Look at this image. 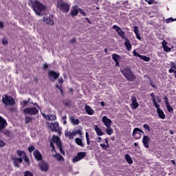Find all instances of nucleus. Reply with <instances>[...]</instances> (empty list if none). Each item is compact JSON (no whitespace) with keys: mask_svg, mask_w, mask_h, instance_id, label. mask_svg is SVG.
<instances>
[{"mask_svg":"<svg viewBox=\"0 0 176 176\" xmlns=\"http://www.w3.org/2000/svg\"><path fill=\"white\" fill-rule=\"evenodd\" d=\"M70 122H72V124H74V126H78V124L80 123V121H79V119L75 118L74 117L70 118Z\"/></svg>","mask_w":176,"mask_h":176,"instance_id":"obj_26","label":"nucleus"},{"mask_svg":"<svg viewBox=\"0 0 176 176\" xmlns=\"http://www.w3.org/2000/svg\"><path fill=\"white\" fill-rule=\"evenodd\" d=\"M76 144H77V145H78L79 146H81V148H85V144H83L82 139L79 138H76Z\"/></svg>","mask_w":176,"mask_h":176,"instance_id":"obj_29","label":"nucleus"},{"mask_svg":"<svg viewBox=\"0 0 176 176\" xmlns=\"http://www.w3.org/2000/svg\"><path fill=\"white\" fill-rule=\"evenodd\" d=\"M102 123H104V126H106V127H107V129H109V127H111V126H112V120H111V119L107 118L106 116L102 117Z\"/></svg>","mask_w":176,"mask_h":176,"instance_id":"obj_12","label":"nucleus"},{"mask_svg":"<svg viewBox=\"0 0 176 176\" xmlns=\"http://www.w3.org/2000/svg\"><path fill=\"white\" fill-rule=\"evenodd\" d=\"M63 105H65V107H67V108H70L71 104H72V102L69 100V99H67L63 101Z\"/></svg>","mask_w":176,"mask_h":176,"instance_id":"obj_30","label":"nucleus"},{"mask_svg":"<svg viewBox=\"0 0 176 176\" xmlns=\"http://www.w3.org/2000/svg\"><path fill=\"white\" fill-rule=\"evenodd\" d=\"M85 109L87 113V115H94V109H91V107L87 104L85 106Z\"/></svg>","mask_w":176,"mask_h":176,"instance_id":"obj_21","label":"nucleus"},{"mask_svg":"<svg viewBox=\"0 0 176 176\" xmlns=\"http://www.w3.org/2000/svg\"><path fill=\"white\" fill-rule=\"evenodd\" d=\"M112 59L113 60V61L116 62V61H120V60L122 59V56L118 55L117 54H113L112 55Z\"/></svg>","mask_w":176,"mask_h":176,"instance_id":"obj_31","label":"nucleus"},{"mask_svg":"<svg viewBox=\"0 0 176 176\" xmlns=\"http://www.w3.org/2000/svg\"><path fill=\"white\" fill-rule=\"evenodd\" d=\"M33 156H34V158L38 162H41L42 160V154H41V152L38 150H35L33 153Z\"/></svg>","mask_w":176,"mask_h":176,"instance_id":"obj_18","label":"nucleus"},{"mask_svg":"<svg viewBox=\"0 0 176 176\" xmlns=\"http://www.w3.org/2000/svg\"><path fill=\"white\" fill-rule=\"evenodd\" d=\"M0 133H3V134H4V135H10V131L9 130H6V131L2 130V131H0Z\"/></svg>","mask_w":176,"mask_h":176,"instance_id":"obj_45","label":"nucleus"},{"mask_svg":"<svg viewBox=\"0 0 176 176\" xmlns=\"http://www.w3.org/2000/svg\"><path fill=\"white\" fill-rule=\"evenodd\" d=\"M23 112L25 115H30L31 116H34L39 113V111L36 107H25L23 109Z\"/></svg>","mask_w":176,"mask_h":176,"instance_id":"obj_7","label":"nucleus"},{"mask_svg":"<svg viewBox=\"0 0 176 176\" xmlns=\"http://www.w3.org/2000/svg\"><path fill=\"white\" fill-rule=\"evenodd\" d=\"M86 21H87V23H89V24H92L91 21H90V19H89V18H85Z\"/></svg>","mask_w":176,"mask_h":176,"instance_id":"obj_61","label":"nucleus"},{"mask_svg":"<svg viewBox=\"0 0 176 176\" xmlns=\"http://www.w3.org/2000/svg\"><path fill=\"white\" fill-rule=\"evenodd\" d=\"M43 116L46 120H50V115L46 116V114H43Z\"/></svg>","mask_w":176,"mask_h":176,"instance_id":"obj_54","label":"nucleus"},{"mask_svg":"<svg viewBox=\"0 0 176 176\" xmlns=\"http://www.w3.org/2000/svg\"><path fill=\"white\" fill-rule=\"evenodd\" d=\"M57 8L64 13L69 12V5L68 3L64 2V0H59L57 2Z\"/></svg>","mask_w":176,"mask_h":176,"instance_id":"obj_4","label":"nucleus"},{"mask_svg":"<svg viewBox=\"0 0 176 176\" xmlns=\"http://www.w3.org/2000/svg\"><path fill=\"white\" fill-rule=\"evenodd\" d=\"M149 84L151 85V86L152 87H153L154 89H156V85H155V84H153V80H150Z\"/></svg>","mask_w":176,"mask_h":176,"instance_id":"obj_56","label":"nucleus"},{"mask_svg":"<svg viewBox=\"0 0 176 176\" xmlns=\"http://www.w3.org/2000/svg\"><path fill=\"white\" fill-rule=\"evenodd\" d=\"M151 97V100H152V102H153V104L154 105V107L155 105H157V102L156 101V96H155V94L154 93H151L150 94Z\"/></svg>","mask_w":176,"mask_h":176,"instance_id":"obj_33","label":"nucleus"},{"mask_svg":"<svg viewBox=\"0 0 176 176\" xmlns=\"http://www.w3.org/2000/svg\"><path fill=\"white\" fill-rule=\"evenodd\" d=\"M106 133L108 134V135H112L113 134V129L112 128L109 127L106 129Z\"/></svg>","mask_w":176,"mask_h":176,"instance_id":"obj_35","label":"nucleus"},{"mask_svg":"<svg viewBox=\"0 0 176 176\" xmlns=\"http://www.w3.org/2000/svg\"><path fill=\"white\" fill-rule=\"evenodd\" d=\"M0 28L2 29L3 28V22L0 21Z\"/></svg>","mask_w":176,"mask_h":176,"instance_id":"obj_63","label":"nucleus"},{"mask_svg":"<svg viewBox=\"0 0 176 176\" xmlns=\"http://www.w3.org/2000/svg\"><path fill=\"white\" fill-rule=\"evenodd\" d=\"M23 176H34V175L32 174V173H31V171L26 170Z\"/></svg>","mask_w":176,"mask_h":176,"instance_id":"obj_43","label":"nucleus"},{"mask_svg":"<svg viewBox=\"0 0 176 176\" xmlns=\"http://www.w3.org/2000/svg\"><path fill=\"white\" fill-rule=\"evenodd\" d=\"M31 122H32V118L30 116H26L25 118V123L28 124V123H31Z\"/></svg>","mask_w":176,"mask_h":176,"instance_id":"obj_37","label":"nucleus"},{"mask_svg":"<svg viewBox=\"0 0 176 176\" xmlns=\"http://www.w3.org/2000/svg\"><path fill=\"white\" fill-rule=\"evenodd\" d=\"M120 72L129 82H134L137 79V77L130 67H124L122 69H120Z\"/></svg>","mask_w":176,"mask_h":176,"instance_id":"obj_2","label":"nucleus"},{"mask_svg":"<svg viewBox=\"0 0 176 176\" xmlns=\"http://www.w3.org/2000/svg\"><path fill=\"white\" fill-rule=\"evenodd\" d=\"M23 159L26 164H30V159L27 157V154H25V155L23 156Z\"/></svg>","mask_w":176,"mask_h":176,"instance_id":"obj_39","label":"nucleus"},{"mask_svg":"<svg viewBox=\"0 0 176 176\" xmlns=\"http://www.w3.org/2000/svg\"><path fill=\"white\" fill-rule=\"evenodd\" d=\"M95 131H96L97 135H100V136L104 135V132H102V130H101V129H100V127L98 126V125H96V126H95Z\"/></svg>","mask_w":176,"mask_h":176,"instance_id":"obj_27","label":"nucleus"},{"mask_svg":"<svg viewBox=\"0 0 176 176\" xmlns=\"http://www.w3.org/2000/svg\"><path fill=\"white\" fill-rule=\"evenodd\" d=\"M78 13H79V10L76 7H73L70 12L71 16L74 17V16H78Z\"/></svg>","mask_w":176,"mask_h":176,"instance_id":"obj_25","label":"nucleus"},{"mask_svg":"<svg viewBox=\"0 0 176 176\" xmlns=\"http://www.w3.org/2000/svg\"><path fill=\"white\" fill-rule=\"evenodd\" d=\"M16 153L18 155V156H19L21 158V156H25V152H24L23 151H20V150H18L16 151Z\"/></svg>","mask_w":176,"mask_h":176,"instance_id":"obj_38","label":"nucleus"},{"mask_svg":"<svg viewBox=\"0 0 176 176\" xmlns=\"http://www.w3.org/2000/svg\"><path fill=\"white\" fill-rule=\"evenodd\" d=\"M6 126H8V122H6V120L2 118V116H0V131L4 130Z\"/></svg>","mask_w":176,"mask_h":176,"instance_id":"obj_16","label":"nucleus"},{"mask_svg":"<svg viewBox=\"0 0 176 176\" xmlns=\"http://www.w3.org/2000/svg\"><path fill=\"white\" fill-rule=\"evenodd\" d=\"M146 2H147L148 5H153L155 3V0H146Z\"/></svg>","mask_w":176,"mask_h":176,"instance_id":"obj_52","label":"nucleus"},{"mask_svg":"<svg viewBox=\"0 0 176 176\" xmlns=\"http://www.w3.org/2000/svg\"><path fill=\"white\" fill-rule=\"evenodd\" d=\"M2 102L4 104V105H14L16 104V102L14 101V99H13V97L9 96V95H3L2 97Z\"/></svg>","mask_w":176,"mask_h":176,"instance_id":"obj_6","label":"nucleus"},{"mask_svg":"<svg viewBox=\"0 0 176 176\" xmlns=\"http://www.w3.org/2000/svg\"><path fill=\"white\" fill-rule=\"evenodd\" d=\"M75 42H76V39L75 38H73L69 41V43L72 44V43H75Z\"/></svg>","mask_w":176,"mask_h":176,"instance_id":"obj_58","label":"nucleus"},{"mask_svg":"<svg viewBox=\"0 0 176 176\" xmlns=\"http://www.w3.org/2000/svg\"><path fill=\"white\" fill-rule=\"evenodd\" d=\"M79 12H80V14H82L85 17H86V16H87V14H86V12L83 10L80 9Z\"/></svg>","mask_w":176,"mask_h":176,"instance_id":"obj_49","label":"nucleus"},{"mask_svg":"<svg viewBox=\"0 0 176 176\" xmlns=\"http://www.w3.org/2000/svg\"><path fill=\"white\" fill-rule=\"evenodd\" d=\"M48 76L50 78H53L54 80H56V79H58V77L60 76V73L54 72L53 70H50L48 72Z\"/></svg>","mask_w":176,"mask_h":176,"instance_id":"obj_14","label":"nucleus"},{"mask_svg":"<svg viewBox=\"0 0 176 176\" xmlns=\"http://www.w3.org/2000/svg\"><path fill=\"white\" fill-rule=\"evenodd\" d=\"M139 131V133H142V134L143 135V138L142 140V142L144 146V148H149V144L151 142V138H149V136L145 135V132H144V131L141 130L140 128H135L133 129L132 135L133 137H135V134H137V132Z\"/></svg>","mask_w":176,"mask_h":176,"instance_id":"obj_3","label":"nucleus"},{"mask_svg":"<svg viewBox=\"0 0 176 176\" xmlns=\"http://www.w3.org/2000/svg\"><path fill=\"white\" fill-rule=\"evenodd\" d=\"M131 102L133 109H137L140 107V104L137 102V98L135 96H131Z\"/></svg>","mask_w":176,"mask_h":176,"instance_id":"obj_17","label":"nucleus"},{"mask_svg":"<svg viewBox=\"0 0 176 176\" xmlns=\"http://www.w3.org/2000/svg\"><path fill=\"white\" fill-rule=\"evenodd\" d=\"M162 47L164 49V52H166V53H168V52H171V48L167 46V42H166V41H164L162 42Z\"/></svg>","mask_w":176,"mask_h":176,"instance_id":"obj_24","label":"nucleus"},{"mask_svg":"<svg viewBox=\"0 0 176 176\" xmlns=\"http://www.w3.org/2000/svg\"><path fill=\"white\" fill-rule=\"evenodd\" d=\"M168 72L169 74L174 73L175 74V72H174V69L173 68L169 69Z\"/></svg>","mask_w":176,"mask_h":176,"instance_id":"obj_60","label":"nucleus"},{"mask_svg":"<svg viewBox=\"0 0 176 176\" xmlns=\"http://www.w3.org/2000/svg\"><path fill=\"white\" fill-rule=\"evenodd\" d=\"M54 157H56V159L59 162H61V160H64V158L63 157V156H61V155H60L59 153L56 154L54 155Z\"/></svg>","mask_w":176,"mask_h":176,"instance_id":"obj_36","label":"nucleus"},{"mask_svg":"<svg viewBox=\"0 0 176 176\" xmlns=\"http://www.w3.org/2000/svg\"><path fill=\"white\" fill-rule=\"evenodd\" d=\"M124 46L126 47V50L130 52L131 50V43H130V40H129V38H126L124 39Z\"/></svg>","mask_w":176,"mask_h":176,"instance_id":"obj_22","label":"nucleus"},{"mask_svg":"<svg viewBox=\"0 0 176 176\" xmlns=\"http://www.w3.org/2000/svg\"><path fill=\"white\" fill-rule=\"evenodd\" d=\"M57 146L59 148L60 153H64V150H63V145L60 144L58 145Z\"/></svg>","mask_w":176,"mask_h":176,"instance_id":"obj_50","label":"nucleus"},{"mask_svg":"<svg viewBox=\"0 0 176 176\" xmlns=\"http://www.w3.org/2000/svg\"><path fill=\"white\" fill-rule=\"evenodd\" d=\"M6 145V143L3 140H0V148H3Z\"/></svg>","mask_w":176,"mask_h":176,"instance_id":"obj_51","label":"nucleus"},{"mask_svg":"<svg viewBox=\"0 0 176 176\" xmlns=\"http://www.w3.org/2000/svg\"><path fill=\"white\" fill-rule=\"evenodd\" d=\"M85 137L87 140V144L90 145V138H89V133L86 132Z\"/></svg>","mask_w":176,"mask_h":176,"instance_id":"obj_41","label":"nucleus"},{"mask_svg":"<svg viewBox=\"0 0 176 176\" xmlns=\"http://www.w3.org/2000/svg\"><path fill=\"white\" fill-rule=\"evenodd\" d=\"M43 23L48 24V25H53V24H54V22L49 16H43Z\"/></svg>","mask_w":176,"mask_h":176,"instance_id":"obj_20","label":"nucleus"},{"mask_svg":"<svg viewBox=\"0 0 176 176\" xmlns=\"http://www.w3.org/2000/svg\"><path fill=\"white\" fill-rule=\"evenodd\" d=\"M2 43L4 46H6V45H8V39L6 38H3L2 39Z\"/></svg>","mask_w":176,"mask_h":176,"instance_id":"obj_48","label":"nucleus"},{"mask_svg":"<svg viewBox=\"0 0 176 176\" xmlns=\"http://www.w3.org/2000/svg\"><path fill=\"white\" fill-rule=\"evenodd\" d=\"M43 69H45L46 71L47 69V68H49V65H47V63H44L43 65Z\"/></svg>","mask_w":176,"mask_h":176,"instance_id":"obj_55","label":"nucleus"},{"mask_svg":"<svg viewBox=\"0 0 176 176\" xmlns=\"http://www.w3.org/2000/svg\"><path fill=\"white\" fill-rule=\"evenodd\" d=\"M144 129H145V130H146L147 131H151V127L149 126V125H148L147 124H144L143 125Z\"/></svg>","mask_w":176,"mask_h":176,"instance_id":"obj_47","label":"nucleus"},{"mask_svg":"<svg viewBox=\"0 0 176 176\" xmlns=\"http://www.w3.org/2000/svg\"><path fill=\"white\" fill-rule=\"evenodd\" d=\"M155 98L157 102H162V99H160V97L157 96Z\"/></svg>","mask_w":176,"mask_h":176,"instance_id":"obj_59","label":"nucleus"},{"mask_svg":"<svg viewBox=\"0 0 176 176\" xmlns=\"http://www.w3.org/2000/svg\"><path fill=\"white\" fill-rule=\"evenodd\" d=\"M141 60H143L144 61H146V63H149L151 61V58L148 57L146 56H140Z\"/></svg>","mask_w":176,"mask_h":176,"instance_id":"obj_34","label":"nucleus"},{"mask_svg":"<svg viewBox=\"0 0 176 176\" xmlns=\"http://www.w3.org/2000/svg\"><path fill=\"white\" fill-rule=\"evenodd\" d=\"M38 167H40L41 171H47V170H49V164H47L45 161L40 162Z\"/></svg>","mask_w":176,"mask_h":176,"instance_id":"obj_13","label":"nucleus"},{"mask_svg":"<svg viewBox=\"0 0 176 176\" xmlns=\"http://www.w3.org/2000/svg\"><path fill=\"white\" fill-rule=\"evenodd\" d=\"M52 140H53L54 142H55L56 146H58V145L61 144V141L60 140V138H58V136L53 135Z\"/></svg>","mask_w":176,"mask_h":176,"instance_id":"obj_28","label":"nucleus"},{"mask_svg":"<svg viewBox=\"0 0 176 176\" xmlns=\"http://www.w3.org/2000/svg\"><path fill=\"white\" fill-rule=\"evenodd\" d=\"M31 5L36 16H43V12L46 10V6H45V5L38 0L32 1Z\"/></svg>","mask_w":176,"mask_h":176,"instance_id":"obj_1","label":"nucleus"},{"mask_svg":"<svg viewBox=\"0 0 176 176\" xmlns=\"http://www.w3.org/2000/svg\"><path fill=\"white\" fill-rule=\"evenodd\" d=\"M58 83H60V85H63V83H64V80L63 79V77H60L58 79Z\"/></svg>","mask_w":176,"mask_h":176,"instance_id":"obj_53","label":"nucleus"},{"mask_svg":"<svg viewBox=\"0 0 176 176\" xmlns=\"http://www.w3.org/2000/svg\"><path fill=\"white\" fill-rule=\"evenodd\" d=\"M56 119H57V117L56 116V115H54V114L50 115V120L53 121V120H56Z\"/></svg>","mask_w":176,"mask_h":176,"instance_id":"obj_44","label":"nucleus"},{"mask_svg":"<svg viewBox=\"0 0 176 176\" xmlns=\"http://www.w3.org/2000/svg\"><path fill=\"white\" fill-rule=\"evenodd\" d=\"M22 105H23V107H27V105H28V100L22 101Z\"/></svg>","mask_w":176,"mask_h":176,"instance_id":"obj_57","label":"nucleus"},{"mask_svg":"<svg viewBox=\"0 0 176 176\" xmlns=\"http://www.w3.org/2000/svg\"><path fill=\"white\" fill-rule=\"evenodd\" d=\"M133 32L135 34L137 39H138V41H141V34H140V29L138 26L133 27Z\"/></svg>","mask_w":176,"mask_h":176,"instance_id":"obj_19","label":"nucleus"},{"mask_svg":"<svg viewBox=\"0 0 176 176\" xmlns=\"http://www.w3.org/2000/svg\"><path fill=\"white\" fill-rule=\"evenodd\" d=\"M154 107H155L157 109V113H158L160 119H166V114H164L163 110L160 109V104H156Z\"/></svg>","mask_w":176,"mask_h":176,"instance_id":"obj_11","label":"nucleus"},{"mask_svg":"<svg viewBox=\"0 0 176 176\" xmlns=\"http://www.w3.org/2000/svg\"><path fill=\"white\" fill-rule=\"evenodd\" d=\"M164 101L166 104L168 112H174V109L173 107H171V106L170 105V102L168 101V98L165 96L164 98Z\"/></svg>","mask_w":176,"mask_h":176,"instance_id":"obj_15","label":"nucleus"},{"mask_svg":"<svg viewBox=\"0 0 176 176\" xmlns=\"http://www.w3.org/2000/svg\"><path fill=\"white\" fill-rule=\"evenodd\" d=\"M120 60L116 61V67H120V65L119 63Z\"/></svg>","mask_w":176,"mask_h":176,"instance_id":"obj_62","label":"nucleus"},{"mask_svg":"<svg viewBox=\"0 0 176 176\" xmlns=\"http://www.w3.org/2000/svg\"><path fill=\"white\" fill-rule=\"evenodd\" d=\"M105 144H107V148H109V144H108V139H105Z\"/></svg>","mask_w":176,"mask_h":176,"instance_id":"obj_64","label":"nucleus"},{"mask_svg":"<svg viewBox=\"0 0 176 176\" xmlns=\"http://www.w3.org/2000/svg\"><path fill=\"white\" fill-rule=\"evenodd\" d=\"M124 157H125V160L129 164H133V159H131V157H130V155L126 154Z\"/></svg>","mask_w":176,"mask_h":176,"instance_id":"obj_32","label":"nucleus"},{"mask_svg":"<svg viewBox=\"0 0 176 176\" xmlns=\"http://www.w3.org/2000/svg\"><path fill=\"white\" fill-rule=\"evenodd\" d=\"M19 163H23V159L21 157H16L14 158V166L15 167H20V165H19Z\"/></svg>","mask_w":176,"mask_h":176,"instance_id":"obj_23","label":"nucleus"},{"mask_svg":"<svg viewBox=\"0 0 176 176\" xmlns=\"http://www.w3.org/2000/svg\"><path fill=\"white\" fill-rule=\"evenodd\" d=\"M28 152L31 153L32 152H34V151H35V146L34 145H31L28 148Z\"/></svg>","mask_w":176,"mask_h":176,"instance_id":"obj_40","label":"nucleus"},{"mask_svg":"<svg viewBox=\"0 0 176 176\" xmlns=\"http://www.w3.org/2000/svg\"><path fill=\"white\" fill-rule=\"evenodd\" d=\"M100 146H101V148L104 150V151H107V149H108V146H107V144H100Z\"/></svg>","mask_w":176,"mask_h":176,"instance_id":"obj_46","label":"nucleus"},{"mask_svg":"<svg viewBox=\"0 0 176 176\" xmlns=\"http://www.w3.org/2000/svg\"><path fill=\"white\" fill-rule=\"evenodd\" d=\"M112 29L116 30V32H117L118 36H121L122 39H127V36H126L125 32L122 30V28H120V27L118 26L117 25H114L112 26Z\"/></svg>","mask_w":176,"mask_h":176,"instance_id":"obj_8","label":"nucleus"},{"mask_svg":"<svg viewBox=\"0 0 176 176\" xmlns=\"http://www.w3.org/2000/svg\"><path fill=\"white\" fill-rule=\"evenodd\" d=\"M86 157V153L85 152H78L77 155L73 158V163H76L77 162H80L82 159Z\"/></svg>","mask_w":176,"mask_h":176,"instance_id":"obj_9","label":"nucleus"},{"mask_svg":"<svg viewBox=\"0 0 176 176\" xmlns=\"http://www.w3.org/2000/svg\"><path fill=\"white\" fill-rule=\"evenodd\" d=\"M133 54L135 56V57H139V58H141V54H139L135 50L133 51Z\"/></svg>","mask_w":176,"mask_h":176,"instance_id":"obj_42","label":"nucleus"},{"mask_svg":"<svg viewBox=\"0 0 176 176\" xmlns=\"http://www.w3.org/2000/svg\"><path fill=\"white\" fill-rule=\"evenodd\" d=\"M51 130L52 131H55V133H57L59 135H61V129H60L58 122H56L52 123Z\"/></svg>","mask_w":176,"mask_h":176,"instance_id":"obj_10","label":"nucleus"},{"mask_svg":"<svg viewBox=\"0 0 176 176\" xmlns=\"http://www.w3.org/2000/svg\"><path fill=\"white\" fill-rule=\"evenodd\" d=\"M83 131H81V129H76L71 132V131H69L68 129H66L65 131V135L67 138H69V140H74V136L76 135V134H79V135H82Z\"/></svg>","mask_w":176,"mask_h":176,"instance_id":"obj_5","label":"nucleus"}]
</instances>
